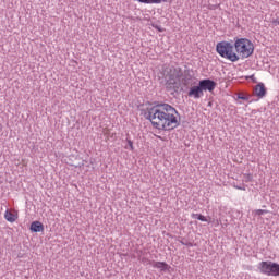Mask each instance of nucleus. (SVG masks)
I'll return each instance as SVG.
<instances>
[{
  "label": "nucleus",
  "mask_w": 279,
  "mask_h": 279,
  "mask_svg": "<svg viewBox=\"0 0 279 279\" xmlns=\"http://www.w3.org/2000/svg\"><path fill=\"white\" fill-rule=\"evenodd\" d=\"M146 119L159 132H171V130L180 126V113L175 107L169 104L151 107L146 113Z\"/></svg>",
  "instance_id": "nucleus-1"
},
{
  "label": "nucleus",
  "mask_w": 279,
  "mask_h": 279,
  "mask_svg": "<svg viewBox=\"0 0 279 279\" xmlns=\"http://www.w3.org/2000/svg\"><path fill=\"white\" fill-rule=\"evenodd\" d=\"M234 44L230 41H219L216 45V51L225 60H229V62H239L240 57L234 50Z\"/></svg>",
  "instance_id": "nucleus-2"
},
{
  "label": "nucleus",
  "mask_w": 279,
  "mask_h": 279,
  "mask_svg": "<svg viewBox=\"0 0 279 279\" xmlns=\"http://www.w3.org/2000/svg\"><path fill=\"white\" fill-rule=\"evenodd\" d=\"M234 49L235 53L239 56V58L242 60H245V58H250L254 53V43L250 40L248 38H235L234 39Z\"/></svg>",
  "instance_id": "nucleus-3"
},
{
  "label": "nucleus",
  "mask_w": 279,
  "mask_h": 279,
  "mask_svg": "<svg viewBox=\"0 0 279 279\" xmlns=\"http://www.w3.org/2000/svg\"><path fill=\"white\" fill-rule=\"evenodd\" d=\"M260 274L264 276H279V264L274 262H260L258 265Z\"/></svg>",
  "instance_id": "nucleus-4"
},
{
  "label": "nucleus",
  "mask_w": 279,
  "mask_h": 279,
  "mask_svg": "<svg viewBox=\"0 0 279 279\" xmlns=\"http://www.w3.org/2000/svg\"><path fill=\"white\" fill-rule=\"evenodd\" d=\"M198 85L201 86V90L204 93V90H208L209 93H213L215 88L217 87V83L213 80H202L199 81Z\"/></svg>",
  "instance_id": "nucleus-5"
},
{
  "label": "nucleus",
  "mask_w": 279,
  "mask_h": 279,
  "mask_svg": "<svg viewBox=\"0 0 279 279\" xmlns=\"http://www.w3.org/2000/svg\"><path fill=\"white\" fill-rule=\"evenodd\" d=\"M189 97H193V99H202L204 97V92H202L201 85L192 86L187 93Z\"/></svg>",
  "instance_id": "nucleus-6"
},
{
  "label": "nucleus",
  "mask_w": 279,
  "mask_h": 279,
  "mask_svg": "<svg viewBox=\"0 0 279 279\" xmlns=\"http://www.w3.org/2000/svg\"><path fill=\"white\" fill-rule=\"evenodd\" d=\"M254 93L256 97H259V99H263L267 95V88L265 87L264 83H259L255 86Z\"/></svg>",
  "instance_id": "nucleus-7"
},
{
  "label": "nucleus",
  "mask_w": 279,
  "mask_h": 279,
  "mask_svg": "<svg viewBox=\"0 0 279 279\" xmlns=\"http://www.w3.org/2000/svg\"><path fill=\"white\" fill-rule=\"evenodd\" d=\"M153 267L155 269H160V271H169V269H171V266L166 262H153Z\"/></svg>",
  "instance_id": "nucleus-8"
},
{
  "label": "nucleus",
  "mask_w": 279,
  "mask_h": 279,
  "mask_svg": "<svg viewBox=\"0 0 279 279\" xmlns=\"http://www.w3.org/2000/svg\"><path fill=\"white\" fill-rule=\"evenodd\" d=\"M45 226L40 221H34L31 223V232H44Z\"/></svg>",
  "instance_id": "nucleus-9"
},
{
  "label": "nucleus",
  "mask_w": 279,
  "mask_h": 279,
  "mask_svg": "<svg viewBox=\"0 0 279 279\" xmlns=\"http://www.w3.org/2000/svg\"><path fill=\"white\" fill-rule=\"evenodd\" d=\"M4 219L9 221L10 223H14L19 219V214L12 213V211H5Z\"/></svg>",
  "instance_id": "nucleus-10"
},
{
  "label": "nucleus",
  "mask_w": 279,
  "mask_h": 279,
  "mask_svg": "<svg viewBox=\"0 0 279 279\" xmlns=\"http://www.w3.org/2000/svg\"><path fill=\"white\" fill-rule=\"evenodd\" d=\"M193 219H198V221H208V219L202 214H192Z\"/></svg>",
  "instance_id": "nucleus-11"
},
{
  "label": "nucleus",
  "mask_w": 279,
  "mask_h": 279,
  "mask_svg": "<svg viewBox=\"0 0 279 279\" xmlns=\"http://www.w3.org/2000/svg\"><path fill=\"white\" fill-rule=\"evenodd\" d=\"M128 146L124 147V149H130V151H134V142L132 140L126 138Z\"/></svg>",
  "instance_id": "nucleus-12"
},
{
  "label": "nucleus",
  "mask_w": 279,
  "mask_h": 279,
  "mask_svg": "<svg viewBox=\"0 0 279 279\" xmlns=\"http://www.w3.org/2000/svg\"><path fill=\"white\" fill-rule=\"evenodd\" d=\"M165 78L169 84H175V74L166 75Z\"/></svg>",
  "instance_id": "nucleus-13"
},
{
  "label": "nucleus",
  "mask_w": 279,
  "mask_h": 279,
  "mask_svg": "<svg viewBox=\"0 0 279 279\" xmlns=\"http://www.w3.org/2000/svg\"><path fill=\"white\" fill-rule=\"evenodd\" d=\"M244 178H246V182H252V179H253V177H252V174H244Z\"/></svg>",
  "instance_id": "nucleus-14"
},
{
  "label": "nucleus",
  "mask_w": 279,
  "mask_h": 279,
  "mask_svg": "<svg viewBox=\"0 0 279 279\" xmlns=\"http://www.w3.org/2000/svg\"><path fill=\"white\" fill-rule=\"evenodd\" d=\"M153 27H154L155 29H158L159 32H165V28H162V27H160V26H158V25H156V24H153Z\"/></svg>",
  "instance_id": "nucleus-15"
},
{
  "label": "nucleus",
  "mask_w": 279,
  "mask_h": 279,
  "mask_svg": "<svg viewBox=\"0 0 279 279\" xmlns=\"http://www.w3.org/2000/svg\"><path fill=\"white\" fill-rule=\"evenodd\" d=\"M265 213H267V210H265V209H257L256 210V215H265Z\"/></svg>",
  "instance_id": "nucleus-16"
},
{
  "label": "nucleus",
  "mask_w": 279,
  "mask_h": 279,
  "mask_svg": "<svg viewBox=\"0 0 279 279\" xmlns=\"http://www.w3.org/2000/svg\"><path fill=\"white\" fill-rule=\"evenodd\" d=\"M235 189H238V191H245V187H241V186H235Z\"/></svg>",
  "instance_id": "nucleus-17"
}]
</instances>
